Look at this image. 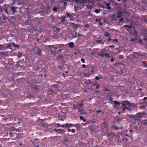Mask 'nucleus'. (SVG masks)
Masks as SVG:
<instances>
[{
    "label": "nucleus",
    "instance_id": "6ab92c4d",
    "mask_svg": "<svg viewBox=\"0 0 147 147\" xmlns=\"http://www.w3.org/2000/svg\"><path fill=\"white\" fill-rule=\"evenodd\" d=\"M73 109H74V110H76L77 109H78L79 110L80 109L79 108H78V105H75V104H73Z\"/></svg>",
    "mask_w": 147,
    "mask_h": 147
},
{
    "label": "nucleus",
    "instance_id": "603ef678",
    "mask_svg": "<svg viewBox=\"0 0 147 147\" xmlns=\"http://www.w3.org/2000/svg\"><path fill=\"white\" fill-rule=\"evenodd\" d=\"M95 21L96 22H100L101 20L100 19L96 18L95 19Z\"/></svg>",
    "mask_w": 147,
    "mask_h": 147
},
{
    "label": "nucleus",
    "instance_id": "2f4dec72",
    "mask_svg": "<svg viewBox=\"0 0 147 147\" xmlns=\"http://www.w3.org/2000/svg\"><path fill=\"white\" fill-rule=\"evenodd\" d=\"M142 63L144 65V66L145 67H147V64H146V62L145 61H143L142 62Z\"/></svg>",
    "mask_w": 147,
    "mask_h": 147
},
{
    "label": "nucleus",
    "instance_id": "680f3d73",
    "mask_svg": "<svg viewBox=\"0 0 147 147\" xmlns=\"http://www.w3.org/2000/svg\"><path fill=\"white\" fill-rule=\"evenodd\" d=\"M121 104L123 106H125V103L123 102V101L121 102Z\"/></svg>",
    "mask_w": 147,
    "mask_h": 147
},
{
    "label": "nucleus",
    "instance_id": "8fccbe9b",
    "mask_svg": "<svg viewBox=\"0 0 147 147\" xmlns=\"http://www.w3.org/2000/svg\"><path fill=\"white\" fill-rule=\"evenodd\" d=\"M69 123H66L65 125V127L66 128H67L68 127H69Z\"/></svg>",
    "mask_w": 147,
    "mask_h": 147
},
{
    "label": "nucleus",
    "instance_id": "58836bf2",
    "mask_svg": "<svg viewBox=\"0 0 147 147\" xmlns=\"http://www.w3.org/2000/svg\"><path fill=\"white\" fill-rule=\"evenodd\" d=\"M52 87L57 89L58 88V86L57 85L54 84L53 85Z\"/></svg>",
    "mask_w": 147,
    "mask_h": 147
},
{
    "label": "nucleus",
    "instance_id": "20e7f679",
    "mask_svg": "<svg viewBox=\"0 0 147 147\" xmlns=\"http://www.w3.org/2000/svg\"><path fill=\"white\" fill-rule=\"evenodd\" d=\"M129 32L131 33L133 35H136L138 34V32L136 31V29L134 28H133L131 30L129 31Z\"/></svg>",
    "mask_w": 147,
    "mask_h": 147
},
{
    "label": "nucleus",
    "instance_id": "412c9836",
    "mask_svg": "<svg viewBox=\"0 0 147 147\" xmlns=\"http://www.w3.org/2000/svg\"><path fill=\"white\" fill-rule=\"evenodd\" d=\"M2 16L3 20H5L8 19L7 17L5 15L4 13H2Z\"/></svg>",
    "mask_w": 147,
    "mask_h": 147
},
{
    "label": "nucleus",
    "instance_id": "c85d7f7f",
    "mask_svg": "<svg viewBox=\"0 0 147 147\" xmlns=\"http://www.w3.org/2000/svg\"><path fill=\"white\" fill-rule=\"evenodd\" d=\"M12 45L16 48H19V45L15 44L14 42L12 43Z\"/></svg>",
    "mask_w": 147,
    "mask_h": 147
},
{
    "label": "nucleus",
    "instance_id": "c756f323",
    "mask_svg": "<svg viewBox=\"0 0 147 147\" xmlns=\"http://www.w3.org/2000/svg\"><path fill=\"white\" fill-rule=\"evenodd\" d=\"M27 97L28 98H33V96L30 94H28Z\"/></svg>",
    "mask_w": 147,
    "mask_h": 147
},
{
    "label": "nucleus",
    "instance_id": "4468645a",
    "mask_svg": "<svg viewBox=\"0 0 147 147\" xmlns=\"http://www.w3.org/2000/svg\"><path fill=\"white\" fill-rule=\"evenodd\" d=\"M78 112L80 113V114L82 115H84V114H86V113L83 110H80L79 109Z\"/></svg>",
    "mask_w": 147,
    "mask_h": 147
},
{
    "label": "nucleus",
    "instance_id": "39448f33",
    "mask_svg": "<svg viewBox=\"0 0 147 147\" xmlns=\"http://www.w3.org/2000/svg\"><path fill=\"white\" fill-rule=\"evenodd\" d=\"M123 102L125 103V105H126L129 107H131L133 105V103H131L128 100L123 101Z\"/></svg>",
    "mask_w": 147,
    "mask_h": 147
},
{
    "label": "nucleus",
    "instance_id": "a211bd4d",
    "mask_svg": "<svg viewBox=\"0 0 147 147\" xmlns=\"http://www.w3.org/2000/svg\"><path fill=\"white\" fill-rule=\"evenodd\" d=\"M86 7L90 9H91L93 7V6L92 5H86Z\"/></svg>",
    "mask_w": 147,
    "mask_h": 147
},
{
    "label": "nucleus",
    "instance_id": "49530a36",
    "mask_svg": "<svg viewBox=\"0 0 147 147\" xmlns=\"http://www.w3.org/2000/svg\"><path fill=\"white\" fill-rule=\"evenodd\" d=\"M136 40V38H131L130 39L131 41L132 42H135Z\"/></svg>",
    "mask_w": 147,
    "mask_h": 147
},
{
    "label": "nucleus",
    "instance_id": "f3484780",
    "mask_svg": "<svg viewBox=\"0 0 147 147\" xmlns=\"http://www.w3.org/2000/svg\"><path fill=\"white\" fill-rule=\"evenodd\" d=\"M85 3H91L92 4H94V1H91L90 0H85Z\"/></svg>",
    "mask_w": 147,
    "mask_h": 147
},
{
    "label": "nucleus",
    "instance_id": "cd10ccee",
    "mask_svg": "<svg viewBox=\"0 0 147 147\" xmlns=\"http://www.w3.org/2000/svg\"><path fill=\"white\" fill-rule=\"evenodd\" d=\"M33 111L34 112H36L38 111V109L36 107H34L32 108Z\"/></svg>",
    "mask_w": 147,
    "mask_h": 147
},
{
    "label": "nucleus",
    "instance_id": "7ed1b4c3",
    "mask_svg": "<svg viewBox=\"0 0 147 147\" xmlns=\"http://www.w3.org/2000/svg\"><path fill=\"white\" fill-rule=\"evenodd\" d=\"M54 131L58 133H64L65 132V130L63 129H54Z\"/></svg>",
    "mask_w": 147,
    "mask_h": 147
},
{
    "label": "nucleus",
    "instance_id": "ea45409f",
    "mask_svg": "<svg viewBox=\"0 0 147 147\" xmlns=\"http://www.w3.org/2000/svg\"><path fill=\"white\" fill-rule=\"evenodd\" d=\"M94 85H96V89H98L99 88L100 85L98 84H93Z\"/></svg>",
    "mask_w": 147,
    "mask_h": 147
},
{
    "label": "nucleus",
    "instance_id": "69168bd1",
    "mask_svg": "<svg viewBox=\"0 0 147 147\" xmlns=\"http://www.w3.org/2000/svg\"><path fill=\"white\" fill-rule=\"evenodd\" d=\"M80 119L81 120H82L83 119H84V117H83L82 116H80Z\"/></svg>",
    "mask_w": 147,
    "mask_h": 147
},
{
    "label": "nucleus",
    "instance_id": "79ce46f5",
    "mask_svg": "<svg viewBox=\"0 0 147 147\" xmlns=\"http://www.w3.org/2000/svg\"><path fill=\"white\" fill-rule=\"evenodd\" d=\"M78 105L79 106L78 108H79L80 107H82L83 105V103H79L78 104Z\"/></svg>",
    "mask_w": 147,
    "mask_h": 147
},
{
    "label": "nucleus",
    "instance_id": "ddd939ff",
    "mask_svg": "<svg viewBox=\"0 0 147 147\" xmlns=\"http://www.w3.org/2000/svg\"><path fill=\"white\" fill-rule=\"evenodd\" d=\"M110 4L109 3H106V6H107L106 7H104L103 6H102V7L104 9L107 8L108 9H111V8L110 6Z\"/></svg>",
    "mask_w": 147,
    "mask_h": 147
},
{
    "label": "nucleus",
    "instance_id": "b1692460",
    "mask_svg": "<svg viewBox=\"0 0 147 147\" xmlns=\"http://www.w3.org/2000/svg\"><path fill=\"white\" fill-rule=\"evenodd\" d=\"M116 14H114L112 15V16L111 17V18H112L113 20H116Z\"/></svg>",
    "mask_w": 147,
    "mask_h": 147
},
{
    "label": "nucleus",
    "instance_id": "052dcab7",
    "mask_svg": "<svg viewBox=\"0 0 147 147\" xmlns=\"http://www.w3.org/2000/svg\"><path fill=\"white\" fill-rule=\"evenodd\" d=\"M78 37H80L81 36H83V35L82 34H80L79 33H78Z\"/></svg>",
    "mask_w": 147,
    "mask_h": 147
},
{
    "label": "nucleus",
    "instance_id": "dca6fc26",
    "mask_svg": "<svg viewBox=\"0 0 147 147\" xmlns=\"http://www.w3.org/2000/svg\"><path fill=\"white\" fill-rule=\"evenodd\" d=\"M137 118H142L143 117V116L140 113H138L136 114L135 116Z\"/></svg>",
    "mask_w": 147,
    "mask_h": 147
},
{
    "label": "nucleus",
    "instance_id": "5701e85b",
    "mask_svg": "<svg viewBox=\"0 0 147 147\" xmlns=\"http://www.w3.org/2000/svg\"><path fill=\"white\" fill-rule=\"evenodd\" d=\"M74 126H75L78 129H80V125L78 123L77 124H74Z\"/></svg>",
    "mask_w": 147,
    "mask_h": 147
},
{
    "label": "nucleus",
    "instance_id": "9b49d317",
    "mask_svg": "<svg viewBox=\"0 0 147 147\" xmlns=\"http://www.w3.org/2000/svg\"><path fill=\"white\" fill-rule=\"evenodd\" d=\"M123 13L121 11H119L117 12L116 15L118 18H120L121 16L123 15Z\"/></svg>",
    "mask_w": 147,
    "mask_h": 147
},
{
    "label": "nucleus",
    "instance_id": "a19ab883",
    "mask_svg": "<svg viewBox=\"0 0 147 147\" xmlns=\"http://www.w3.org/2000/svg\"><path fill=\"white\" fill-rule=\"evenodd\" d=\"M5 49L4 47L1 45L0 44V50H2Z\"/></svg>",
    "mask_w": 147,
    "mask_h": 147
},
{
    "label": "nucleus",
    "instance_id": "09e8293b",
    "mask_svg": "<svg viewBox=\"0 0 147 147\" xmlns=\"http://www.w3.org/2000/svg\"><path fill=\"white\" fill-rule=\"evenodd\" d=\"M119 57L121 59H123L124 58L123 56L122 55H119Z\"/></svg>",
    "mask_w": 147,
    "mask_h": 147
},
{
    "label": "nucleus",
    "instance_id": "1a4fd4ad",
    "mask_svg": "<svg viewBox=\"0 0 147 147\" xmlns=\"http://www.w3.org/2000/svg\"><path fill=\"white\" fill-rule=\"evenodd\" d=\"M69 142V141L67 139H65L63 141V143L67 147L69 145L68 143Z\"/></svg>",
    "mask_w": 147,
    "mask_h": 147
},
{
    "label": "nucleus",
    "instance_id": "bb28decb",
    "mask_svg": "<svg viewBox=\"0 0 147 147\" xmlns=\"http://www.w3.org/2000/svg\"><path fill=\"white\" fill-rule=\"evenodd\" d=\"M104 35L106 37H108L109 35V34L107 32L105 31L104 32Z\"/></svg>",
    "mask_w": 147,
    "mask_h": 147
},
{
    "label": "nucleus",
    "instance_id": "e433bc0d",
    "mask_svg": "<svg viewBox=\"0 0 147 147\" xmlns=\"http://www.w3.org/2000/svg\"><path fill=\"white\" fill-rule=\"evenodd\" d=\"M113 128L115 130H118L119 129V128L115 126H113Z\"/></svg>",
    "mask_w": 147,
    "mask_h": 147
},
{
    "label": "nucleus",
    "instance_id": "6e6552de",
    "mask_svg": "<svg viewBox=\"0 0 147 147\" xmlns=\"http://www.w3.org/2000/svg\"><path fill=\"white\" fill-rule=\"evenodd\" d=\"M42 51V50L38 48L36 50V52L35 53V54L36 55H41Z\"/></svg>",
    "mask_w": 147,
    "mask_h": 147
},
{
    "label": "nucleus",
    "instance_id": "774afa93",
    "mask_svg": "<svg viewBox=\"0 0 147 147\" xmlns=\"http://www.w3.org/2000/svg\"><path fill=\"white\" fill-rule=\"evenodd\" d=\"M99 77V78H103V76L99 74L98 75Z\"/></svg>",
    "mask_w": 147,
    "mask_h": 147
},
{
    "label": "nucleus",
    "instance_id": "13d9d810",
    "mask_svg": "<svg viewBox=\"0 0 147 147\" xmlns=\"http://www.w3.org/2000/svg\"><path fill=\"white\" fill-rule=\"evenodd\" d=\"M81 60L82 61V62L83 63H84L85 62V60L83 58H82L81 59Z\"/></svg>",
    "mask_w": 147,
    "mask_h": 147
},
{
    "label": "nucleus",
    "instance_id": "0e129e2a",
    "mask_svg": "<svg viewBox=\"0 0 147 147\" xmlns=\"http://www.w3.org/2000/svg\"><path fill=\"white\" fill-rule=\"evenodd\" d=\"M69 127L71 126H74V124L69 123Z\"/></svg>",
    "mask_w": 147,
    "mask_h": 147
},
{
    "label": "nucleus",
    "instance_id": "72a5a7b5",
    "mask_svg": "<svg viewBox=\"0 0 147 147\" xmlns=\"http://www.w3.org/2000/svg\"><path fill=\"white\" fill-rule=\"evenodd\" d=\"M66 15L69 18H71L72 17V15L69 13H66Z\"/></svg>",
    "mask_w": 147,
    "mask_h": 147
},
{
    "label": "nucleus",
    "instance_id": "9d476101",
    "mask_svg": "<svg viewBox=\"0 0 147 147\" xmlns=\"http://www.w3.org/2000/svg\"><path fill=\"white\" fill-rule=\"evenodd\" d=\"M96 43L98 44L103 45L105 43V41L102 40H97L96 41Z\"/></svg>",
    "mask_w": 147,
    "mask_h": 147
},
{
    "label": "nucleus",
    "instance_id": "6e6d98bb",
    "mask_svg": "<svg viewBox=\"0 0 147 147\" xmlns=\"http://www.w3.org/2000/svg\"><path fill=\"white\" fill-rule=\"evenodd\" d=\"M126 107H127L125 105L123 108V111H125L126 109H127V108H126Z\"/></svg>",
    "mask_w": 147,
    "mask_h": 147
},
{
    "label": "nucleus",
    "instance_id": "bf43d9fd",
    "mask_svg": "<svg viewBox=\"0 0 147 147\" xmlns=\"http://www.w3.org/2000/svg\"><path fill=\"white\" fill-rule=\"evenodd\" d=\"M3 9L1 6H0V13H1L2 12Z\"/></svg>",
    "mask_w": 147,
    "mask_h": 147
},
{
    "label": "nucleus",
    "instance_id": "f8f14e48",
    "mask_svg": "<svg viewBox=\"0 0 147 147\" xmlns=\"http://www.w3.org/2000/svg\"><path fill=\"white\" fill-rule=\"evenodd\" d=\"M53 28L55 32L57 33H58L61 31V29L60 28L57 27L56 26H55Z\"/></svg>",
    "mask_w": 147,
    "mask_h": 147
},
{
    "label": "nucleus",
    "instance_id": "5fc2aeb1",
    "mask_svg": "<svg viewBox=\"0 0 147 147\" xmlns=\"http://www.w3.org/2000/svg\"><path fill=\"white\" fill-rule=\"evenodd\" d=\"M46 10L48 11V12H49V10L50 9V7L48 6H47L46 8Z\"/></svg>",
    "mask_w": 147,
    "mask_h": 147
},
{
    "label": "nucleus",
    "instance_id": "c9c22d12",
    "mask_svg": "<svg viewBox=\"0 0 147 147\" xmlns=\"http://www.w3.org/2000/svg\"><path fill=\"white\" fill-rule=\"evenodd\" d=\"M14 134L12 132H9V135L10 136V137L11 138L13 137L14 136Z\"/></svg>",
    "mask_w": 147,
    "mask_h": 147
},
{
    "label": "nucleus",
    "instance_id": "f257e3e1",
    "mask_svg": "<svg viewBox=\"0 0 147 147\" xmlns=\"http://www.w3.org/2000/svg\"><path fill=\"white\" fill-rule=\"evenodd\" d=\"M103 51H102V52L98 54V55L101 57H104L105 56L106 57L109 58L110 57V56L109 53H103Z\"/></svg>",
    "mask_w": 147,
    "mask_h": 147
},
{
    "label": "nucleus",
    "instance_id": "f03ea898",
    "mask_svg": "<svg viewBox=\"0 0 147 147\" xmlns=\"http://www.w3.org/2000/svg\"><path fill=\"white\" fill-rule=\"evenodd\" d=\"M74 32L75 33L74 34L72 32H71L70 33H69V36L70 38L71 39L76 38L77 37V32L75 31H74Z\"/></svg>",
    "mask_w": 147,
    "mask_h": 147
},
{
    "label": "nucleus",
    "instance_id": "37998d69",
    "mask_svg": "<svg viewBox=\"0 0 147 147\" xmlns=\"http://www.w3.org/2000/svg\"><path fill=\"white\" fill-rule=\"evenodd\" d=\"M138 42L140 44H142V40L141 39H138Z\"/></svg>",
    "mask_w": 147,
    "mask_h": 147
},
{
    "label": "nucleus",
    "instance_id": "7c9ffc66",
    "mask_svg": "<svg viewBox=\"0 0 147 147\" xmlns=\"http://www.w3.org/2000/svg\"><path fill=\"white\" fill-rule=\"evenodd\" d=\"M17 120H18V124H20V123H22V119H18Z\"/></svg>",
    "mask_w": 147,
    "mask_h": 147
},
{
    "label": "nucleus",
    "instance_id": "c03bdc74",
    "mask_svg": "<svg viewBox=\"0 0 147 147\" xmlns=\"http://www.w3.org/2000/svg\"><path fill=\"white\" fill-rule=\"evenodd\" d=\"M84 27L88 29L90 27V26L88 24H86L84 26Z\"/></svg>",
    "mask_w": 147,
    "mask_h": 147
},
{
    "label": "nucleus",
    "instance_id": "aec40b11",
    "mask_svg": "<svg viewBox=\"0 0 147 147\" xmlns=\"http://www.w3.org/2000/svg\"><path fill=\"white\" fill-rule=\"evenodd\" d=\"M17 8H18V7H11V9L12 10L13 12L14 13L16 12V9Z\"/></svg>",
    "mask_w": 147,
    "mask_h": 147
},
{
    "label": "nucleus",
    "instance_id": "2eb2a0df",
    "mask_svg": "<svg viewBox=\"0 0 147 147\" xmlns=\"http://www.w3.org/2000/svg\"><path fill=\"white\" fill-rule=\"evenodd\" d=\"M5 11L4 12L8 15H10L11 14V10L8 11L7 9H4Z\"/></svg>",
    "mask_w": 147,
    "mask_h": 147
},
{
    "label": "nucleus",
    "instance_id": "393cba45",
    "mask_svg": "<svg viewBox=\"0 0 147 147\" xmlns=\"http://www.w3.org/2000/svg\"><path fill=\"white\" fill-rule=\"evenodd\" d=\"M104 92H108V93H109L110 92V90L109 89H107L106 88H105L104 90Z\"/></svg>",
    "mask_w": 147,
    "mask_h": 147
},
{
    "label": "nucleus",
    "instance_id": "864d4df0",
    "mask_svg": "<svg viewBox=\"0 0 147 147\" xmlns=\"http://www.w3.org/2000/svg\"><path fill=\"white\" fill-rule=\"evenodd\" d=\"M123 17L121 18L119 20V21L120 22H122L123 20Z\"/></svg>",
    "mask_w": 147,
    "mask_h": 147
},
{
    "label": "nucleus",
    "instance_id": "a878e982",
    "mask_svg": "<svg viewBox=\"0 0 147 147\" xmlns=\"http://www.w3.org/2000/svg\"><path fill=\"white\" fill-rule=\"evenodd\" d=\"M79 3L83 4L85 3V0H79Z\"/></svg>",
    "mask_w": 147,
    "mask_h": 147
},
{
    "label": "nucleus",
    "instance_id": "338daca9",
    "mask_svg": "<svg viewBox=\"0 0 147 147\" xmlns=\"http://www.w3.org/2000/svg\"><path fill=\"white\" fill-rule=\"evenodd\" d=\"M95 79L97 80H98L99 79V78L98 76H96L95 77Z\"/></svg>",
    "mask_w": 147,
    "mask_h": 147
},
{
    "label": "nucleus",
    "instance_id": "de8ad7c7",
    "mask_svg": "<svg viewBox=\"0 0 147 147\" xmlns=\"http://www.w3.org/2000/svg\"><path fill=\"white\" fill-rule=\"evenodd\" d=\"M112 41L113 42H117L118 41V40L116 39H112Z\"/></svg>",
    "mask_w": 147,
    "mask_h": 147
},
{
    "label": "nucleus",
    "instance_id": "423d86ee",
    "mask_svg": "<svg viewBox=\"0 0 147 147\" xmlns=\"http://www.w3.org/2000/svg\"><path fill=\"white\" fill-rule=\"evenodd\" d=\"M124 26L127 28V30L129 32L130 30V29H131L133 28L132 26L130 25H128L127 24L125 25Z\"/></svg>",
    "mask_w": 147,
    "mask_h": 147
},
{
    "label": "nucleus",
    "instance_id": "473e14b6",
    "mask_svg": "<svg viewBox=\"0 0 147 147\" xmlns=\"http://www.w3.org/2000/svg\"><path fill=\"white\" fill-rule=\"evenodd\" d=\"M100 11V9H96L95 10V12L96 13H99Z\"/></svg>",
    "mask_w": 147,
    "mask_h": 147
},
{
    "label": "nucleus",
    "instance_id": "f704fd0d",
    "mask_svg": "<svg viewBox=\"0 0 147 147\" xmlns=\"http://www.w3.org/2000/svg\"><path fill=\"white\" fill-rule=\"evenodd\" d=\"M114 102L115 104V105H119L120 104V102L116 100H114Z\"/></svg>",
    "mask_w": 147,
    "mask_h": 147
},
{
    "label": "nucleus",
    "instance_id": "4be33fe9",
    "mask_svg": "<svg viewBox=\"0 0 147 147\" xmlns=\"http://www.w3.org/2000/svg\"><path fill=\"white\" fill-rule=\"evenodd\" d=\"M74 45V43L73 42H70V43H69V46L71 48H72L73 47Z\"/></svg>",
    "mask_w": 147,
    "mask_h": 147
},
{
    "label": "nucleus",
    "instance_id": "e2e57ef3",
    "mask_svg": "<svg viewBox=\"0 0 147 147\" xmlns=\"http://www.w3.org/2000/svg\"><path fill=\"white\" fill-rule=\"evenodd\" d=\"M71 131L73 133H74L75 132V129H72L71 130Z\"/></svg>",
    "mask_w": 147,
    "mask_h": 147
},
{
    "label": "nucleus",
    "instance_id": "4c0bfd02",
    "mask_svg": "<svg viewBox=\"0 0 147 147\" xmlns=\"http://www.w3.org/2000/svg\"><path fill=\"white\" fill-rule=\"evenodd\" d=\"M58 9V8L56 7H54L53 8V11H55V12H56L57 11Z\"/></svg>",
    "mask_w": 147,
    "mask_h": 147
},
{
    "label": "nucleus",
    "instance_id": "3c124183",
    "mask_svg": "<svg viewBox=\"0 0 147 147\" xmlns=\"http://www.w3.org/2000/svg\"><path fill=\"white\" fill-rule=\"evenodd\" d=\"M22 56V54L21 53H19L18 55V57H20Z\"/></svg>",
    "mask_w": 147,
    "mask_h": 147
},
{
    "label": "nucleus",
    "instance_id": "a18cd8bd",
    "mask_svg": "<svg viewBox=\"0 0 147 147\" xmlns=\"http://www.w3.org/2000/svg\"><path fill=\"white\" fill-rule=\"evenodd\" d=\"M143 123L146 125H147V120H145L143 122Z\"/></svg>",
    "mask_w": 147,
    "mask_h": 147
},
{
    "label": "nucleus",
    "instance_id": "4d7b16f0",
    "mask_svg": "<svg viewBox=\"0 0 147 147\" xmlns=\"http://www.w3.org/2000/svg\"><path fill=\"white\" fill-rule=\"evenodd\" d=\"M34 103H30L29 104L28 106H29V107H30L31 106H33V105H34Z\"/></svg>",
    "mask_w": 147,
    "mask_h": 147
},
{
    "label": "nucleus",
    "instance_id": "0eeeda50",
    "mask_svg": "<svg viewBox=\"0 0 147 147\" xmlns=\"http://www.w3.org/2000/svg\"><path fill=\"white\" fill-rule=\"evenodd\" d=\"M51 49V51L53 52V51L55 52V50L57 49V47H54L53 45H49L48 46Z\"/></svg>",
    "mask_w": 147,
    "mask_h": 147
}]
</instances>
